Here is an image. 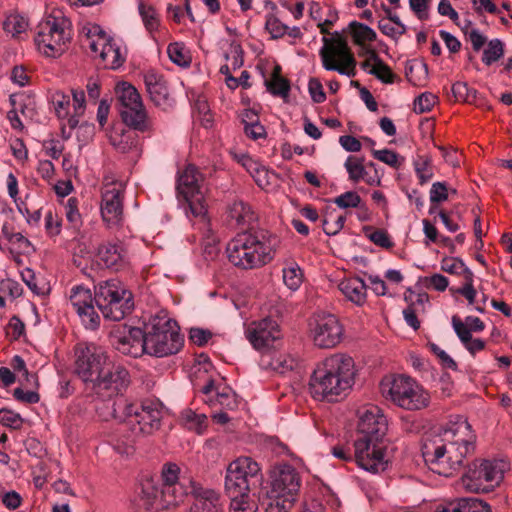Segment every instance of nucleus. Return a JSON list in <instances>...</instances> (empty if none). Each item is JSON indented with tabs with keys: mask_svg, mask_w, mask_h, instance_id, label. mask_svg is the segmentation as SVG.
Instances as JSON below:
<instances>
[{
	"mask_svg": "<svg viewBox=\"0 0 512 512\" xmlns=\"http://www.w3.org/2000/svg\"><path fill=\"white\" fill-rule=\"evenodd\" d=\"M452 93L457 101L473 103L477 97V91L468 86L466 82H455L452 85Z\"/></svg>",
	"mask_w": 512,
	"mask_h": 512,
	"instance_id": "nucleus-49",
	"label": "nucleus"
},
{
	"mask_svg": "<svg viewBox=\"0 0 512 512\" xmlns=\"http://www.w3.org/2000/svg\"><path fill=\"white\" fill-rule=\"evenodd\" d=\"M268 91L274 96L286 99L289 95L290 85L289 82L277 74H273L270 81L266 82Z\"/></svg>",
	"mask_w": 512,
	"mask_h": 512,
	"instance_id": "nucleus-48",
	"label": "nucleus"
},
{
	"mask_svg": "<svg viewBox=\"0 0 512 512\" xmlns=\"http://www.w3.org/2000/svg\"><path fill=\"white\" fill-rule=\"evenodd\" d=\"M202 181L203 178L198 169L189 164L178 177L177 190L187 202L190 213L206 227L208 226L207 205Z\"/></svg>",
	"mask_w": 512,
	"mask_h": 512,
	"instance_id": "nucleus-12",
	"label": "nucleus"
},
{
	"mask_svg": "<svg viewBox=\"0 0 512 512\" xmlns=\"http://www.w3.org/2000/svg\"><path fill=\"white\" fill-rule=\"evenodd\" d=\"M116 94L120 102L119 112L123 122L133 130L148 131L151 124L136 88L127 82H120L116 86Z\"/></svg>",
	"mask_w": 512,
	"mask_h": 512,
	"instance_id": "nucleus-15",
	"label": "nucleus"
},
{
	"mask_svg": "<svg viewBox=\"0 0 512 512\" xmlns=\"http://www.w3.org/2000/svg\"><path fill=\"white\" fill-rule=\"evenodd\" d=\"M95 303L103 317L111 321H120L133 308L132 294L117 279L100 282L95 287Z\"/></svg>",
	"mask_w": 512,
	"mask_h": 512,
	"instance_id": "nucleus-9",
	"label": "nucleus"
},
{
	"mask_svg": "<svg viewBox=\"0 0 512 512\" xmlns=\"http://www.w3.org/2000/svg\"><path fill=\"white\" fill-rule=\"evenodd\" d=\"M191 494L194 501L190 512H223L221 495L218 491L203 486H194Z\"/></svg>",
	"mask_w": 512,
	"mask_h": 512,
	"instance_id": "nucleus-25",
	"label": "nucleus"
},
{
	"mask_svg": "<svg viewBox=\"0 0 512 512\" xmlns=\"http://www.w3.org/2000/svg\"><path fill=\"white\" fill-rule=\"evenodd\" d=\"M70 38V22L58 11L39 23L35 45L42 55L55 58L66 51Z\"/></svg>",
	"mask_w": 512,
	"mask_h": 512,
	"instance_id": "nucleus-8",
	"label": "nucleus"
},
{
	"mask_svg": "<svg viewBox=\"0 0 512 512\" xmlns=\"http://www.w3.org/2000/svg\"><path fill=\"white\" fill-rule=\"evenodd\" d=\"M507 469L503 460H475L462 476L461 484L469 492H490L501 483Z\"/></svg>",
	"mask_w": 512,
	"mask_h": 512,
	"instance_id": "nucleus-10",
	"label": "nucleus"
},
{
	"mask_svg": "<svg viewBox=\"0 0 512 512\" xmlns=\"http://www.w3.org/2000/svg\"><path fill=\"white\" fill-rule=\"evenodd\" d=\"M0 424L9 428L19 429L22 425V418L18 413L8 409H0Z\"/></svg>",
	"mask_w": 512,
	"mask_h": 512,
	"instance_id": "nucleus-62",
	"label": "nucleus"
},
{
	"mask_svg": "<svg viewBox=\"0 0 512 512\" xmlns=\"http://www.w3.org/2000/svg\"><path fill=\"white\" fill-rule=\"evenodd\" d=\"M69 300L86 329L99 327L100 317L94 308L95 299L89 288L83 285L72 287Z\"/></svg>",
	"mask_w": 512,
	"mask_h": 512,
	"instance_id": "nucleus-22",
	"label": "nucleus"
},
{
	"mask_svg": "<svg viewBox=\"0 0 512 512\" xmlns=\"http://www.w3.org/2000/svg\"><path fill=\"white\" fill-rule=\"evenodd\" d=\"M228 216L238 226L251 225L257 219L251 206L243 201H234L228 208Z\"/></svg>",
	"mask_w": 512,
	"mask_h": 512,
	"instance_id": "nucleus-33",
	"label": "nucleus"
},
{
	"mask_svg": "<svg viewBox=\"0 0 512 512\" xmlns=\"http://www.w3.org/2000/svg\"><path fill=\"white\" fill-rule=\"evenodd\" d=\"M124 184L106 176L102 187L101 215L108 227H118L123 222Z\"/></svg>",
	"mask_w": 512,
	"mask_h": 512,
	"instance_id": "nucleus-20",
	"label": "nucleus"
},
{
	"mask_svg": "<svg viewBox=\"0 0 512 512\" xmlns=\"http://www.w3.org/2000/svg\"><path fill=\"white\" fill-rule=\"evenodd\" d=\"M358 438L385 440L388 421L381 408L374 404H365L357 409Z\"/></svg>",
	"mask_w": 512,
	"mask_h": 512,
	"instance_id": "nucleus-21",
	"label": "nucleus"
},
{
	"mask_svg": "<svg viewBox=\"0 0 512 512\" xmlns=\"http://www.w3.org/2000/svg\"><path fill=\"white\" fill-rule=\"evenodd\" d=\"M219 246L216 239L212 236L206 237L202 244V256L206 262H211L216 260L219 256Z\"/></svg>",
	"mask_w": 512,
	"mask_h": 512,
	"instance_id": "nucleus-59",
	"label": "nucleus"
},
{
	"mask_svg": "<svg viewBox=\"0 0 512 512\" xmlns=\"http://www.w3.org/2000/svg\"><path fill=\"white\" fill-rule=\"evenodd\" d=\"M208 403L212 406L219 405L223 409L233 410L237 407V398L233 391L230 389H223L221 392H217L215 399H209Z\"/></svg>",
	"mask_w": 512,
	"mask_h": 512,
	"instance_id": "nucleus-47",
	"label": "nucleus"
},
{
	"mask_svg": "<svg viewBox=\"0 0 512 512\" xmlns=\"http://www.w3.org/2000/svg\"><path fill=\"white\" fill-rule=\"evenodd\" d=\"M462 512H491L490 506L476 498H459Z\"/></svg>",
	"mask_w": 512,
	"mask_h": 512,
	"instance_id": "nucleus-56",
	"label": "nucleus"
},
{
	"mask_svg": "<svg viewBox=\"0 0 512 512\" xmlns=\"http://www.w3.org/2000/svg\"><path fill=\"white\" fill-rule=\"evenodd\" d=\"M180 421L185 428L197 434H203L208 426L207 416L190 408L181 412Z\"/></svg>",
	"mask_w": 512,
	"mask_h": 512,
	"instance_id": "nucleus-35",
	"label": "nucleus"
},
{
	"mask_svg": "<svg viewBox=\"0 0 512 512\" xmlns=\"http://www.w3.org/2000/svg\"><path fill=\"white\" fill-rule=\"evenodd\" d=\"M109 140L118 152L129 153L138 151L137 135L130 130L114 129L109 135Z\"/></svg>",
	"mask_w": 512,
	"mask_h": 512,
	"instance_id": "nucleus-32",
	"label": "nucleus"
},
{
	"mask_svg": "<svg viewBox=\"0 0 512 512\" xmlns=\"http://www.w3.org/2000/svg\"><path fill=\"white\" fill-rule=\"evenodd\" d=\"M144 83L151 101L162 109L172 106L168 87L164 77L153 70L144 74Z\"/></svg>",
	"mask_w": 512,
	"mask_h": 512,
	"instance_id": "nucleus-26",
	"label": "nucleus"
},
{
	"mask_svg": "<svg viewBox=\"0 0 512 512\" xmlns=\"http://www.w3.org/2000/svg\"><path fill=\"white\" fill-rule=\"evenodd\" d=\"M243 166L253 177L259 187L266 188L271 184V177L273 174L270 173L268 169L261 163L250 157H246L243 160Z\"/></svg>",
	"mask_w": 512,
	"mask_h": 512,
	"instance_id": "nucleus-36",
	"label": "nucleus"
},
{
	"mask_svg": "<svg viewBox=\"0 0 512 512\" xmlns=\"http://www.w3.org/2000/svg\"><path fill=\"white\" fill-rule=\"evenodd\" d=\"M352 37L356 44L364 45L366 42L376 40V32L365 24L357 23L352 30Z\"/></svg>",
	"mask_w": 512,
	"mask_h": 512,
	"instance_id": "nucleus-51",
	"label": "nucleus"
},
{
	"mask_svg": "<svg viewBox=\"0 0 512 512\" xmlns=\"http://www.w3.org/2000/svg\"><path fill=\"white\" fill-rule=\"evenodd\" d=\"M100 261L107 267L118 270L127 261V250L121 243H108L98 252Z\"/></svg>",
	"mask_w": 512,
	"mask_h": 512,
	"instance_id": "nucleus-30",
	"label": "nucleus"
},
{
	"mask_svg": "<svg viewBox=\"0 0 512 512\" xmlns=\"http://www.w3.org/2000/svg\"><path fill=\"white\" fill-rule=\"evenodd\" d=\"M372 155L375 159L393 168H399L405 161L403 157L389 149L373 150Z\"/></svg>",
	"mask_w": 512,
	"mask_h": 512,
	"instance_id": "nucleus-50",
	"label": "nucleus"
},
{
	"mask_svg": "<svg viewBox=\"0 0 512 512\" xmlns=\"http://www.w3.org/2000/svg\"><path fill=\"white\" fill-rule=\"evenodd\" d=\"M230 498L229 512H257V505L250 496H238Z\"/></svg>",
	"mask_w": 512,
	"mask_h": 512,
	"instance_id": "nucleus-53",
	"label": "nucleus"
},
{
	"mask_svg": "<svg viewBox=\"0 0 512 512\" xmlns=\"http://www.w3.org/2000/svg\"><path fill=\"white\" fill-rule=\"evenodd\" d=\"M4 30L12 36L20 35L28 28V21L19 14L9 15L3 23Z\"/></svg>",
	"mask_w": 512,
	"mask_h": 512,
	"instance_id": "nucleus-45",
	"label": "nucleus"
},
{
	"mask_svg": "<svg viewBox=\"0 0 512 512\" xmlns=\"http://www.w3.org/2000/svg\"><path fill=\"white\" fill-rule=\"evenodd\" d=\"M73 96V110L74 113L68 118L69 130H73L79 124V118L84 114L85 111V93L82 90H74Z\"/></svg>",
	"mask_w": 512,
	"mask_h": 512,
	"instance_id": "nucleus-40",
	"label": "nucleus"
},
{
	"mask_svg": "<svg viewBox=\"0 0 512 512\" xmlns=\"http://www.w3.org/2000/svg\"><path fill=\"white\" fill-rule=\"evenodd\" d=\"M242 48L240 44L236 42H232L230 44V53L225 54V59L227 61L231 60V65L233 69H238L243 65V57H242Z\"/></svg>",
	"mask_w": 512,
	"mask_h": 512,
	"instance_id": "nucleus-64",
	"label": "nucleus"
},
{
	"mask_svg": "<svg viewBox=\"0 0 512 512\" xmlns=\"http://www.w3.org/2000/svg\"><path fill=\"white\" fill-rule=\"evenodd\" d=\"M63 208L67 221L73 228H78L81 224V216L77 208V200L69 198Z\"/></svg>",
	"mask_w": 512,
	"mask_h": 512,
	"instance_id": "nucleus-58",
	"label": "nucleus"
},
{
	"mask_svg": "<svg viewBox=\"0 0 512 512\" xmlns=\"http://www.w3.org/2000/svg\"><path fill=\"white\" fill-rule=\"evenodd\" d=\"M473 277V272H468L467 278L464 279V284L462 285V287L457 289V293L465 297L469 305L475 304V299L477 295V292L473 286Z\"/></svg>",
	"mask_w": 512,
	"mask_h": 512,
	"instance_id": "nucleus-60",
	"label": "nucleus"
},
{
	"mask_svg": "<svg viewBox=\"0 0 512 512\" xmlns=\"http://www.w3.org/2000/svg\"><path fill=\"white\" fill-rule=\"evenodd\" d=\"M114 345L124 355L141 356L145 353L144 332L140 328L132 327L126 335L117 338Z\"/></svg>",
	"mask_w": 512,
	"mask_h": 512,
	"instance_id": "nucleus-29",
	"label": "nucleus"
},
{
	"mask_svg": "<svg viewBox=\"0 0 512 512\" xmlns=\"http://www.w3.org/2000/svg\"><path fill=\"white\" fill-rule=\"evenodd\" d=\"M52 104L54 106L55 113L57 117L61 120H66L67 123L62 125V134L65 138L70 137V130L66 131V126H68V118L70 115V105L71 100L70 96L65 94L62 91H56L51 96Z\"/></svg>",
	"mask_w": 512,
	"mask_h": 512,
	"instance_id": "nucleus-34",
	"label": "nucleus"
},
{
	"mask_svg": "<svg viewBox=\"0 0 512 512\" xmlns=\"http://www.w3.org/2000/svg\"><path fill=\"white\" fill-rule=\"evenodd\" d=\"M300 488V476L289 464L274 467L266 495V512H288Z\"/></svg>",
	"mask_w": 512,
	"mask_h": 512,
	"instance_id": "nucleus-7",
	"label": "nucleus"
},
{
	"mask_svg": "<svg viewBox=\"0 0 512 512\" xmlns=\"http://www.w3.org/2000/svg\"><path fill=\"white\" fill-rule=\"evenodd\" d=\"M338 287L345 298L352 303L361 306L366 302L367 286L361 278L352 277L343 279Z\"/></svg>",
	"mask_w": 512,
	"mask_h": 512,
	"instance_id": "nucleus-31",
	"label": "nucleus"
},
{
	"mask_svg": "<svg viewBox=\"0 0 512 512\" xmlns=\"http://www.w3.org/2000/svg\"><path fill=\"white\" fill-rule=\"evenodd\" d=\"M265 28L274 39L284 36L288 31V26L282 23L277 17L273 15L267 16Z\"/></svg>",
	"mask_w": 512,
	"mask_h": 512,
	"instance_id": "nucleus-57",
	"label": "nucleus"
},
{
	"mask_svg": "<svg viewBox=\"0 0 512 512\" xmlns=\"http://www.w3.org/2000/svg\"><path fill=\"white\" fill-rule=\"evenodd\" d=\"M297 366V360L285 352L267 351L262 354L260 367L278 374H286Z\"/></svg>",
	"mask_w": 512,
	"mask_h": 512,
	"instance_id": "nucleus-28",
	"label": "nucleus"
},
{
	"mask_svg": "<svg viewBox=\"0 0 512 512\" xmlns=\"http://www.w3.org/2000/svg\"><path fill=\"white\" fill-rule=\"evenodd\" d=\"M87 42L90 50L98 55L105 68L118 69L125 62L126 50L108 36L99 25L87 29Z\"/></svg>",
	"mask_w": 512,
	"mask_h": 512,
	"instance_id": "nucleus-17",
	"label": "nucleus"
},
{
	"mask_svg": "<svg viewBox=\"0 0 512 512\" xmlns=\"http://www.w3.org/2000/svg\"><path fill=\"white\" fill-rule=\"evenodd\" d=\"M323 46L319 51L322 66L327 71H336L347 77L356 76V60L346 40L338 33L322 38Z\"/></svg>",
	"mask_w": 512,
	"mask_h": 512,
	"instance_id": "nucleus-11",
	"label": "nucleus"
},
{
	"mask_svg": "<svg viewBox=\"0 0 512 512\" xmlns=\"http://www.w3.org/2000/svg\"><path fill=\"white\" fill-rule=\"evenodd\" d=\"M449 192L456 193L455 189H448L446 182H434L429 192V199L432 204H438L448 199Z\"/></svg>",
	"mask_w": 512,
	"mask_h": 512,
	"instance_id": "nucleus-52",
	"label": "nucleus"
},
{
	"mask_svg": "<svg viewBox=\"0 0 512 512\" xmlns=\"http://www.w3.org/2000/svg\"><path fill=\"white\" fill-rule=\"evenodd\" d=\"M441 269L449 274L463 275L467 278V273L472 272L464 262L456 257H445L441 261Z\"/></svg>",
	"mask_w": 512,
	"mask_h": 512,
	"instance_id": "nucleus-46",
	"label": "nucleus"
},
{
	"mask_svg": "<svg viewBox=\"0 0 512 512\" xmlns=\"http://www.w3.org/2000/svg\"><path fill=\"white\" fill-rule=\"evenodd\" d=\"M167 53L169 59L176 65L187 67L190 64V57L188 51L185 49L183 43L175 42L168 45Z\"/></svg>",
	"mask_w": 512,
	"mask_h": 512,
	"instance_id": "nucleus-43",
	"label": "nucleus"
},
{
	"mask_svg": "<svg viewBox=\"0 0 512 512\" xmlns=\"http://www.w3.org/2000/svg\"><path fill=\"white\" fill-rule=\"evenodd\" d=\"M175 320L164 310L151 317L144 332L145 353L155 357H165L177 353L183 338Z\"/></svg>",
	"mask_w": 512,
	"mask_h": 512,
	"instance_id": "nucleus-5",
	"label": "nucleus"
},
{
	"mask_svg": "<svg viewBox=\"0 0 512 512\" xmlns=\"http://www.w3.org/2000/svg\"><path fill=\"white\" fill-rule=\"evenodd\" d=\"M161 488L154 486L152 480H146L142 492L147 495V504L151 507L168 509L183 502L191 494L194 486H200L190 477L181 475V469L176 463H165L161 469Z\"/></svg>",
	"mask_w": 512,
	"mask_h": 512,
	"instance_id": "nucleus-4",
	"label": "nucleus"
},
{
	"mask_svg": "<svg viewBox=\"0 0 512 512\" xmlns=\"http://www.w3.org/2000/svg\"><path fill=\"white\" fill-rule=\"evenodd\" d=\"M380 392L385 399L410 411L424 409L430 402L429 393L405 375L385 376L380 382Z\"/></svg>",
	"mask_w": 512,
	"mask_h": 512,
	"instance_id": "nucleus-6",
	"label": "nucleus"
},
{
	"mask_svg": "<svg viewBox=\"0 0 512 512\" xmlns=\"http://www.w3.org/2000/svg\"><path fill=\"white\" fill-rule=\"evenodd\" d=\"M162 419V410L158 404L145 402L140 405L139 411L136 412L133 433L135 436L139 434H151L159 429Z\"/></svg>",
	"mask_w": 512,
	"mask_h": 512,
	"instance_id": "nucleus-24",
	"label": "nucleus"
},
{
	"mask_svg": "<svg viewBox=\"0 0 512 512\" xmlns=\"http://www.w3.org/2000/svg\"><path fill=\"white\" fill-rule=\"evenodd\" d=\"M452 326L463 345L472 338V330L470 327L464 324V322L461 321L457 316L452 317Z\"/></svg>",
	"mask_w": 512,
	"mask_h": 512,
	"instance_id": "nucleus-63",
	"label": "nucleus"
},
{
	"mask_svg": "<svg viewBox=\"0 0 512 512\" xmlns=\"http://www.w3.org/2000/svg\"><path fill=\"white\" fill-rule=\"evenodd\" d=\"M261 476L259 464L243 456L233 460L226 469L224 488L228 497L250 496L251 485Z\"/></svg>",
	"mask_w": 512,
	"mask_h": 512,
	"instance_id": "nucleus-13",
	"label": "nucleus"
},
{
	"mask_svg": "<svg viewBox=\"0 0 512 512\" xmlns=\"http://www.w3.org/2000/svg\"><path fill=\"white\" fill-rule=\"evenodd\" d=\"M130 381L128 370L110 359L101 371V375L88 390L99 398L110 399L122 394L128 388Z\"/></svg>",
	"mask_w": 512,
	"mask_h": 512,
	"instance_id": "nucleus-19",
	"label": "nucleus"
},
{
	"mask_svg": "<svg viewBox=\"0 0 512 512\" xmlns=\"http://www.w3.org/2000/svg\"><path fill=\"white\" fill-rule=\"evenodd\" d=\"M504 55V43L500 39H492L483 51L482 62L490 66Z\"/></svg>",
	"mask_w": 512,
	"mask_h": 512,
	"instance_id": "nucleus-41",
	"label": "nucleus"
},
{
	"mask_svg": "<svg viewBox=\"0 0 512 512\" xmlns=\"http://www.w3.org/2000/svg\"><path fill=\"white\" fill-rule=\"evenodd\" d=\"M344 167L348 173L349 180L355 183L364 179V176L367 174L362 158L349 156L344 163Z\"/></svg>",
	"mask_w": 512,
	"mask_h": 512,
	"instance_id": "nucleus-42",
	"label": "nucleus"
},
{
	"mask_svg": "<svg viewBox=\"0 0 512 512\" xmlns=\"http://www.w3.org/2000/svg\"><path fill=\"white\" fill-rule=\"evenodd\" d=\"M284 284L293 291H296L303 281V274L300 266L294 262L289 261L282 270Z\"/></svg>",
	"mask_w": 512,
	"mask_h": 512,
	"instance_id": "nucleus-38",
	"label": "nucleus"
},
{
	"mask_svg": "<svg viewBox=\"0 0 512 512\" xmlns=\"http://www.w3.org/2000/svg\"><path fill=\"white\" fill-rule=\"evenodd\" d=\"M45 229L48 235L56 236L61 232V219L60 217L53 212L52 210H48L45 214Z\"/></svg>",
	"mask_w": 512,
	"mask_h": 512,
	"instance_id": "nucleus-61",
	"label": "nucleus"
},
{
	"mask_svg": "<svg viewBox=\"0 0 512 512\" xmlns=\"http://www.w3.org/2000/svg\"><path fill=\"white\" fill-rule=\"evenodd\" d=\"M355 363L344 353H335L320 362L309 382V390L316 400L336 401L346 396L355 382Z\"/></svg>",
	"mask_w": 512,
	"mask_h": 512,
	"instance_id": "nucleus-2",
	"label": "nucleus"
},
{
	"mask_svg": "<svg viewBox=\"0 0 512 512\" xmlns=\"http://www.w3.org/2000/svg\"><path fill=\"white\" fill-rule=\"evenodd\" d=\"M308 336L314 346L321 349H332L342 342L344 327L336 315L321 311L310 317Z\"/></svg>",
	"mask_w": 512,
	"mask_h": 512,
	"instance_id": "nucleus-14",
	"label": "nucleus"
},
{
	"mask_svg": "<svg viewBox=\"0 0 512 512\" xmlns=\"http://www.w3.org/2000/svg\"><path fill=\"white\" fill-rule=\"evenodd\" d=\"M361 55L366 56L365 61L361 63V68L368 74L373 75L382 83L392 84L394 74L390 67L379 57L373 49H364Z\"/></svg>",
	"mask_w": 512,
	"mask_h": 512,
	"instance_id": "nucleus-27",
	"label": "nucleus"
},
{
	"mask_svg": "<svg viewBox=\"0 0 512 512\" xmlns=\"http://www.w3.org/2000/svg\"><path fill=\"white\" fill-rule=\"evenodd\" d=\"M436 101V95L431 92H424L414 100V111L418 114L429 112L436 104Z\"/></svg>",
	"mask_w": 512,
	"mask_h": 512,
	"instance_id": "nucleus-54",
	"label": "nucleus"
},
{
	"mask_svg": "<svg viewBox=\"0 0 512 512\" xmlns=\"http://www.w3.org/2000/svg\"><path fill=\"white\" fill-rule=\"evenodd\" d=\"M333 202L341 209L357 208L360 206L361 197L354 191H347L337 196Z\"/></svg>",
	"mask_w": 512,
	"mask_h": 512,
	"instance_id": "nucleus-55",
	"label": "nucleus"
},
{
	"mask_svg": "<svg viewBox=\"0 0 512 512\" xmlns=\"http://www.w3.org/2000/svg\"><path fill=\"white\" fill-rule=\"evenodd\" d=\"M413 165L420 184H424L432 179L434 173L430 158L426 156H418L414 160Z\"/></svg>",
	"mask_w": 512,
	"mask_h": 512,
	"instance_id": "nucleus-44",
	"label": "nucleus"
},
{
	"mask_svg": "<svg viewBox=\"0 0 512 512\" xmlns=\"http://www.w3.org/2000/svg\"><path fill=\"white\" fill-rule=\"evenodd\" d=\"M280 336L277 322L270 318L253 322L246 330L247 339L256 349L269 347Z\"/></svg>",
	"mask_w": 512,
	"mask_h": 512,
	"instance_id": "nucleus-23",
	"label": "nucleus"
},
{
	"mask_svg": "<svg viewBox=\"0 0 512 512\" xmlns=\"http://www.w3.org/2000/svg\"><path fill=\"white\" fill-rule=\"evenodd\" d=\"M139 14L146 30L152 34L157 31L160 25L159 15L151 5L140 2L138 5Z\"/></svg>",
	"mask_w": 512,
	"mask_h": 512,
	"instance_id": "nucleus-39",
	"label": "nucleus"
},
{
	"mask_svg": "<svg viewBox=\"0 0 512 512\" xmlns=\"http://www.w3.org/2000/svg\"><path fill=\"white\" fill-rule=\"evenodd\" d=\"M475 439L468 421L459 416L425 439L422 455L433 472L449 477L474 452Z\"/></svg>",
	"mask_w": 512,
	"mask_h": 512,
	"instance_id": "nucleus-1",
	"label": "nucleus"
},
{
	"mask_svg": "<svg viewBox=\"0 0 512 512\" xmlns=\"http://www.w3.org/2000/svg\"><path fill=\"white\" fill-rule=\"evenodd\" d=\"M139 408L138 404L130 403L126 399H119L113 403V417L121 422H127L133 427Z\"/></svg>",
	"mask_w": 512,
	"mask_h": 512,
	"instance_id": "nucleus-37",
	"label": "nucleus"
},
{
	"mask_svg": "<svg viewBox=\"0 0 512 512\" xmlns=\"http://www.w3.org/2000/svg\"><path fill=\"white\" fill-rule=\"evenodd\" d=\"M110 357L102 347L94 344L80 346L76 349L75 373L89 389L101 375V371L109 362Z\"/></svg>",
	"mask_w": 512,
	"mask_h": 512,
	"instance_id": "nucleus-18",
	"label": "nucleus"
},
{
	"mask_svg": "<svg viewBox=\"0 0 512 512\" xmlns=\"http://www.w3.org/2000/svg\"><path fill=\"white\" fill-rule=\"evenodd\" d=\"M279 244V238L269 232H243L237 234L227 244L226 253L234 266L254 269L271 262Z\"/></svg>",
	"mask_w": 512,
	"mask_h": 512,
	"instance_id": "nucleus-3",
	"label": "nucleus"
},
{
	"mask_svg": "<svg viewBox=\"0 0 512 512\" xmlns=\"http://www.w3.org/2000/svg\"><path fill=\"white\" fill-rule=\"evenodd\" d=\"M353 447L355 462L361 469L373 474L387 469L390 459L385 440L357 438Z\"/></svg>",
	"mask_w": 512,
	"mask_h": 512,
	"instance_id": "nucleus-16",
	"label": "nucleus"
}]
</instances>
